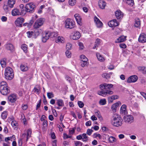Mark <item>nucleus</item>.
<instances>
[{"instance_id": "f257e3e1", "label": "nucleus", "mask_w": 146, "mask_h": 146, "mask_svg": "<svg viewBox=\"0 0 146 146\" xmlns=\"http://www.w3.org/2000/svg\"><path fill=\"white\" fill-rule=\"evenodd\" d=\"M113 85L111 84L104 83L100 85V88L101 90L104 89L98 92V94L100 95L104 96L107 94H112L113 92L111 90V89L113 87Z\"/></svg>"}, {"instance_id": "f03ea898", "label": "nucleus", "mask_w": 146, "mask_h": 146, "mask_svg": "<svg viewBox=\"0 0 146 146\" xmlns=\"http://www.w3.org/2000/svg\"><path fill=\"white\" fill-rule=\"evenodd\" d=\"M122 119L121 117L118 115L115 114L112 116L111 122L114 126L118 127L122 125Z\"/></svg>"}, {"instance_id": "7ed1b4c3", "label": "nucleus", "mask_w": 146, "mask_h": 146, "mask_svg": "<svg viewBox=\"0 0 146 146\" xmlns=\"http://www.w3.org/2000/svg\"><path fill=\"white\" fill-rule=\"evenodd\" d=\"M5 78L8 80L12 79L14 76V74L12 68L10 67H7L5 70Z\"/></svg>"}, {"instance_id": "20e7f679", "label": "nucleus", "mask_w": 146, "mask_h": 146, "mask_svg": "<svg viewBox=\"0 0 146 146\" xmlns=\"http://www.w3.org/2000/svg\"><path fill=\"white\" fill-rule=\"evenodd\" d=\"M44 21V19L43 18H41L37 19L34 25V28L37 29L41 27L43 24Z\"/></svg>"}, {"instance_id": "39448f33", "label": "nucleus", "mask_w": 146, "mask_h": 146, "mask_svg": "<svg viewBox=\"0 0 146 146\" xmlns=\"http://www.w3.org/2000/svg\"><path fill=\"white\" fill-rule=\"evenodd\" d=\"M65 26L67 29H71L74 27V22L70 19H67L65 21Z\"/></svg>"}, {"instance_id": "423d86ee", "label": "nucleus", "mask_w": 146, "mask_h": 146, "mask_svg": "<svg viewBox=\"0 0 146 146\" xmlns=\"http://www.w3.org/2000/svg\"><path fill=\"white\" fill-rule=\"evenodd\" d=\"M35 5L33 3L27 4L25 6L26 11L27 12L32 13L34 11Z\"/></svg>"}, {"instance_id": "0eeeda50", "label": "nucleus", "mask_w": 146, "mask_h": 146, "mask_svg": "<svg viewBox=\"0 0 146 146\" xmlns=\"http://www.w3.org/2000/svg\"><path fill=\"white\" fill-rule=\"evenodd\" d=\"M80 36V33L78 31H75L72 33L71 38L74 40H76L79 39Z\"/></svg>"}, {"instance_id": "6e6552de", "label": "nucleus", "mask_w": 146, "mask_h": 146, "mask_svg": "<svg viewBox=\"0 0 146 146\" xmlns=\"http://www.w3.org/2000/svg\"><path fill=\"white\" fill-rule=\"evenodd\" d=\"M123 119L124 121L127 123H131L134 121L133 117L132 115H129L125 116Z\"/></svg>"}, {"instance_id": "1a4fd4ad", "label": "nucleus", "mask_w": 146, "mask_h": 146, "mask_svg": "<svg viewBox=\"0 0 146 146\" xmlns=\"http://www.w3.org/2000/svg\"><path fill=\"white\" fill-rule=\"evenodd\" d=\"M0 91L1 93L4 95H7L10 92L9 87L7 86L5 87H1L0 88Z\"/></svg>"}, {"instance_id": "9d476101", "label": "nucleus", "mask_w": 146, "mask_h": 146, "mask_svg": "<svg viewBox=\"0 0 146 146\" xmlns=\"http://www.w3.org/2000/svg\"><path fill=\"white\" fill-rule=\"evenodd\" d=\"M115 14L116 17L118 19H121L123 18V13L120 10L116 11Z\"/></svg>"}, {"instance_id": "9b49d317", "label": "nucleus", "mask_w": 146, "mask_h": 146, "mask_svg": "<svg viewBox=\"0 0 146 146\" xmlns=\"http://www.w3.org/2000/svg\"><path fill=\"white\" fill-rule=\"evenodd\" d=\"M24 19L21 17L17 18L15 22V24L17 26L22 27V23L24 22Z\"/></svg>"}, {"instance_id": "f8f14e48", "label": "nucleus", "mask_w": 146, "mask_h": 146, "mask_svg": "<svg viewBox=\"0 0 146 146\" xmlns=\"http://www.w3.org/2000/svg\"><path fill=\"white\" fill-rule=\"evenodd\" d=\"M49 36V34L48 33L44 32L42 33V41L44 42H46L47 40L48 39Z\"/></svg>"}, {"instance_id": "ddd939ff", "label": "nucleus", "mask_w": 146, "mask_h": 146, "mask_svg": "<svg viewBox=\"0 0 146 146\" xmlns=\"http://www.w3.org/2000/svg\"><path fill=\"white\" fill-rule=\"evenodd\" d=\"M138 79V77L136 75H133L129 77L128 79L127 82L128 83L134 82H136Z\"/></svg>"}, {"instance_id": "4468645a", "label": "nucleus", "mask_w": 146, "mask_h": 146, "mask_svg": "<svg viewBox=\"0 0 146 146\" xmlns=\"http://www.w3.org/2000/svg\"><path fill=\"white\" fill-rule=\"evenodd\" d=\"M74 17L78 24L80 26L82 25V18L80 15L76 13L75 14Z\"/></svg>"}, {"instance_id": "2eb2a0df", "label": "nucleus", "mask_w": 146, "mask_h": 146, "mask_svg": "<svg viewBox=\"0 0 146 146\" xmlns=\"http://www.w3.org/2000/svg\"><path fill=\"white\" fill-rule=\"evenodd\" d=\"M138 41L142 43L146 42V35L144 33L141 34L139 38Z\"/></svg>"}, {"instance_id": "dca6fc26", "label": "nucleus", "mask_w": 146, "mask_h": 146, "mask_svg": "<svg viewBox=\"0 0 146 146\" xmlns=\"http://www.w3.org/2000/svg\"><path fill=\"white\" fill-rule=\"evenodd\" d=\"M17 98V95L15 94H13L9 96L8 98V100L9 102L13 103L16 101Z\"/></svg>"}, {"instance_id": "f3484780", "label": "nucleus", "mask_w": 146, "mask_h": 146, "mask_svg": "<svg viewBox=\"0 0 146 146\" xmlns=\"http://www.w3.org/2000/svg\"><path fill=\"white\" fill-rule=\"evenodd\" d=\"M108 25L110 27L113 26L116 27L118 26L119 23L117 22L116 19H113L109 22L108 23Z\"/></svg>"}, {"instance_id": "a211bd4d", "label": "nucleus", "mask_w": 146, "mask_h": 146, "mask_svg": "<svg viewBox=\"0 0 146 146\" xmlns=\"http://www.w3.org/2000/svg\"><path fill=\"white\" fill-rule=\"evenodd\" d=\"M127 106L125 104L123 105L120 109V112L123 115H126L127 114V111L126 110Z\"/></svg>"}, {"instance_id": "6ab92c4d", "label": "nucleus", "mask_w": 146, "mask_h": 146, "mask_svg": "<svg viewBox=\"0 0 146 146\" xmlns=\"http://www.w3.org/2000/svg\"><path fill=\"white\" fill-rule=\"evenodd\" d=\"M94 21L97 27H100L102 26V22L96 16L94 17Z\"/></svg>"}, {"instance_id": "aec40b11", "label": "nucleus", "mask_w": 146, "mask_h": 146, "mask_svg": "<svg viewBox=\"0 0 146 146\" xmlns=\"http://www.w3.org/2000/svg\"><path fill=\"white\" fill-rule=\"evenodd\" d=\"M98 5L99 7L101 9H104L106 6V3L105 1L103 0H100L98 2Z\"/></svg>"}, {"instance_id": "412c9836", "label": "nucleus", "mask_w": 146, "mask_h": 146, "mask_svg": "<svg viewBox=\"0 0 146 146\" xmlns=\"http://www.w3.org/2000/svg\"><path fill=\"white\" fill-rule=\"evenodd\" d=\"M11 14L13 16L19 15H20V12L19 9H15L12 10Z\"/></svg>"}, {"instance_id": "4be33fe9", "label": "nucleus", "mask_w": 146, "mask_h": 146, "mask_svg": "<svg viewBox=\"0 0 146 146\" xmlns=\"http://www.w3.org/2000/svg\"><path fill=\"white\" fill-rule=\"evenodd\" d=\"M5 46L7 49L10 51L13 50L14 48V47L13 44L10 43H7Z\"/></svg>"}, {"instance_id": "5701e85b", "label": "nucleus", "mask_w": 146, "mask_h": 146, "mask_svg": "<svg viewBox=\"0 0 146 146\" xmlns=\"http://www.w3.org/2000/svg\"><path fill=\"white\" fill-rule=\"evenodd\" d=\"M20 68L21 70L23 72H25L28 70V67L26 64H21L20 65Z\"/></svg>"}, {"instance_id": "b1692460", "label": "nucleus", "mask_w": 146, "mask_h": 146, "mask_svg": "<svg viewBox=\"0 0 146 146\" xmlns=\"http://www.w3.org/2000/svg\"><path fill=\"white\" fill-rule=\"evenodd\" d=\"M65 39L62 36H58L56 40V42L57 43H63L64 42Z\"/></svg>"}, {"instance_id": "393cba45", "label": "nucleus", "mask_w": 146, "mask_h": 146, "mask_svg": "<svg viewBox=\"0 0 146 146\" xmlns=\"http://www.w3.org/2000/svg\"><path fill=\"white\" fill-rule=\"evenodd\" d=\"M135 26L137 27H140L141 25V21L140 19L138 18H136L135 19V23L134 25Z\"/></svg>"}, {"instance_id": "a878e982", "label": "nucleus", "mask_w": 146, "mask_h": 146, "mask_svg": "<svg viewBox=\"0 0 146 146\" xmlns=\"http://www.w3.org/2000/svg\"><path fill=\"white\" fill-rule=\"evenodd\" d=\"M126 36H120L117 39V42H123L126 40Z\"/></svg>"}, {"instance_id": "bb28decb", "label": "nucleus", "mask_w": 146, "mask_h": 146, "mask_svg": "<svg viewBox=\"0 0 146 146\" xmlns=\"http://www.w3.org/2000/svg\"><path fill=\"white\" fill-rule=\"evenodd\" d=\"M139 71L141 72L143 74H146V67L144 66H140L138 68Z\"/></svg>"}, {"instance_id": "cd10ccee", "label": "nucleus", "mask_w": 146, "mask_h": 146, "mask_svg": "<svg viewBox=\"0 0 146 146\" xmlns=\"http://www.w3.org/2000/svg\"><path fill=\"white\" fill-rule=\"evenodd\" d=\"M15 0H8V3L9 7L11 8L13 7L14 4L15 3Z\"/></svg>"}, {"instance_id": "c85d7f7f", "label": "nucleus", "mask_w": 146, "mask_h": 146, "mask_svg": "<svg viewBox=\"0 0 146 146\" xmlns=\"http://www.w3.org/2000/svg\"><path fill=\"white\" fill-rule=\"evenodd\" d=\"M81 135L82 137V141L83 142H86L88 140V137L86 134L85 133H83Z\"/></svg>"}, {"instance_id": "c756f323", "label": "nucleus", "mask_w": 146, "mask_h": 146, "mask_svg": "<svg viewBox=\"0 0 146 146\" xmlns=\"http://www.w3.org/2000/svg\"><path fill=\"white\" fill-rule=\"evenodd\" d=\"M49 34V36L50 38H56L58 36V33L56 32H48Z\"/></svg>"}, {"instance_id": "7c9ffc66", "label": "nucleus", "mask_w": 146, "mask_h": 146, "mask_svg": "<svg viewBox=\"0 0 146 146\" xmlns=\"http://www.w3.org/2000/svg\"><path fill=\"white\" fill-rule=\"evenodd\" d=\"M56 103L58 106H63L64 105L63 101L61 99L57 100H56Z\"/></svg>"}, {"instance_id": "2f4dec72", "label": "nucleus", "mask_w": 146, "mask_h": 146, "mask_svg": "<svg viewBox=\"0 0 146 146\" xmlns=\"http://www.w3.org/2000/svg\"><path fill=\"white\" fill-rule=\"evenodd\" d=\"M0 64L2 68H4L6 66V60L4 58L0 61Z\"/></svg>"}, {"instance_id": "473e14b6", "label": "nucleus", "mask_w": 146, "mask_h": 146, "mask_svg": "<svg viewBox=\"0 0 146 146\" xmlns=\"http://www.w3.org/2000/svg\"><path fill=\"white\" fill-rule=\"evenodd\" d=\"M112 74V73H105L103 74L102 76L103 78L108 79L110 78V76Z\"/></svg>"}, {"instance_id": "72a5a7b5", "label": "nucleus", "mask_w": 146, "mask_h": 146, "mask_svg": "<svg viewBox=\"0 0 146 146\" xmlns=\"http://www.w3.org/2000/svg\"><path fill=\"white\" fill-rule=\"evenodd\" d=\"M9 6L6 5H4L3 6V9L6 13L8 12L9 11H10L11 10V8L9 7Z\"/></svg>"}, {"instance_id": "f704fd0d", "label": "nucleus", "mask_w": 146, "mask_h": 146, "mask_svg": "<svg viewBox=\"0 0 146 146\" xmlns=\"http://www.w3.org/2000/svg\"><path fill=\"white\" fill-rule=\"evenodd\" d=\"M96 56L98 59L101 62H103L104 60V58L100 54L98 53H97L96 54Z\"/></svg>"}, {"instance_id": "c9c22d12", "label": "nucleus", "mask_w": 146, "mask_h": 146, "mask_svg": "<svg viewBox=\"0 0 146 146\" xmlns=\"http://www.w3.org/2000/svg\"><path fill=\"white\" fill-rule=\"evenodd\" d=\"M42 32V30L41 29H36L34 31V34L35 36H37L41 33Z\"/></svg>"}, {"instance_id": "e433bc0d", "label": "nucleus", "mask_w": 146, "mask_h": 146, "mask_svg": "<svg viewBox=\"0 0 146 146\" xmlns=\"http://www.w3.org/2000/svg\"><path fill=\"white\" fill-rule=\"evenodd\" d=\"M32 131V130L31 129H29L28 130L27 132V141L28 139L31 137Z\"/></svg>"}, {"instance_id": "4c0bfd02", "label": "nucleus", "mask_w": 146, "mask_h": 146, "mask_svg": "<svg viewBox=\"0 0 146 146\" xmlns=\"http://www.w3.org/2000/svg\"><path fill=\"white\" fill-rule=\"evenodd\" d=\"M80 58L81 61H88V59L84 55H82L80 56Z\"/></svg>"}, {"instance_id": "58836bf2", "label": "nucleus", "mask_w": 146, "mask_h": 146, "mask_svg": "<svg viewBox=\"0 0 146 146\" xmlns=\"http://www.w3.org/2000/svg\"><path fill=\"white\" fill-rule=\"evenodd\" d=\"M106 100L105 99H101L99 102V103L101 105H104L106 104Z\"/></svg>"}, {"instance_id": "ea45409f", "label": "nucleus", "mask_w": 146, "mask_h": 146, "mask_svg": "<svg viewBox=\"0 0 146 146\" xmlns=\"http://www.w3.org/2000/svg\"><path fill=\"white\" fill-rule=\"evenodd\" d=\"M126 2L128 5L131 6H133L134 4L133 0H126Z\"/></svg>"}, {"instance_id": "a19ab883", "label": "nucleus", "mask_w": 146, "mask_h": 146, "mask_svg": "<svg viewBox=\"0 0 146 146\" xmlns=\"http://www.w3.org/2000/svg\"><path fill=\"white\" fill-rule=\"evenodd\" d=\"M33 22H34L32 20H31L30 21L29 23H24L23 24V26H27L28 27H29V26H30L32 25L33 23Z\"/></svg>"}, {"instance_id": "79ce46f5", "label": "nucleus", "mask_w": 146, "mask_h": 146, "mask_svg": "<svg viewBox=\"0 0 146 146\" xmlns=\"http://www.w3.org/2000/svg\"><path fill=\"white\" fill-rule=\"evenodd\" d=\"M47 94L49 99L51 98L54 97V94L52 92H47Z\"/></svg>"}, {"instance_id": "37998d69", "label": "nucleus", "mask_w": 146, "mask_h": 146, "mask_svg": "<svg viewBox=\"0 0 146 146\" xmlns=\"http://www.w3.org/2000/svg\"><path fill=\"white\" fill-rule=\"evenodd\" d=\"M48 125V122L47 121H43L42 124L43 129L45 130L46 127Z\"/></svg>"}, {"instance_id": "c03bdc74", "label": "nucleus", "mask_w": 146, "mask_h": 146, "mask_svg": "<svg viewBox=\"0 0 146 146\" xmlns=\"http://www.w3.org/2000/svg\"><path fill=\"white\" fill-rule=\"evenodd\" d=\"M7 113L6 111L3 112L1 114V117L3 119H5L7 117Z\"/></svg>"}, {"instance_id": "a18cd8bd", "label": "nucleus", "mask_w": 146, "mask_h": 146, "mask_svg": "<svg viewBox=\"0 0 146 146\" xmlns=\"http://www.w3.org/2000/svg\"><path fill=\"white\" fill-rule=\"evenodd\" d=\"M97 137H98L99 139H101L102 137L101 135L99 133H95L93 135V137L94 138H96Z\"/></svg>"}, {"instance_id": "49530a36", "label": "nucleus", "mask_w": 146, "mask_h": 146, "mask_svg": "<svg viewBox=\"0 0 146 146\" xmlns=\"http://www.w3.org/2000/svg\"><path fill=\"white\" fill-rule=\"evenodd\" d=\"M81 65L82 67H84V66H87L88 63V61H81Z\"/></svg>"}, {"instance_id": "de8ad7c7", "label": "nucleus", "mask_w": 146, "mask_h": 146, "mask_svg": "<svg viewBox=\"0 0 146 146\" xmlns=\"http://www.w3.org/2000/svg\"><path fill=\"white\" fill-rule=\"evenodd\" d=\"M68 3L70 5H74L76 3V0H69Z\"/></svg>"}, {"instance_id": "09e8293b", "label": "nucleus", "mask_w": 146, "mask_h": 146, "mask_svg": "<svg viewBox=\"0 0 146 146\" xmlns=\"http://www.w3.org/2000/svg\"><path fill=\"white\" fill-rule=\"evenodd\" d=\"M74 144L75 146H82V143L79 141H74Z\"/></svg>"}, {"instance_id": "8fccbe9b", "label": "nucleus", "mask_w": 146, "mask_h": 146, "mask_svg": "<svg viewBox=\"0 0 146 146\" xmlns=\"http://www.w3.org/2000/svg\"><path fill=\"white\" fill-rule=\"evenodd\" d=\"M21 48L23 51L25 52L27 50V46L26 44H23L21 46Z\"/></svg>"}, {"instance_id": "3c124183", "label": "nucleus", "mask_w": 146, "mask_h": 146, "mask_svg": "<svg viewBox=\"0 0 146 146\" xmlns=\"http://www.w3.org/2000/svg\"><path fill=\"white\" fill-rule=\"evenodd\" d=\"M116 140L115 138L111 136L109 139V141L110 143H113Z\"/></svg>"}, {"instance_id": "603ef678", "label": "nucleus", "mask_w": 146, "mask_h": 146, "mask_svg": "<svg viewBox=\"0 0 146 146\" xmlns=\"http://www.w3.org/2000/svg\"><path fill=\"white\" fill-rule=\"evenodd\" d=\"M27 36L29 38H31L32 36V35L34 34V32L33 31H28L27 32Z\"/></svg>"}, {"instance_id": "864d4df0", "label": "nucleus", "mask_w": 146, "mask_h": 146, "mask_svg": "<svg viewBox=\"0 0 146 146\" xmlns=\"http://www.w3.org/2000/svg\"><path fill=\"white\" fill-rule=\"evenodd\" d=\"M7 86V83L3 81L0 83V88H1V87H5Z\"/></svg>"}, {"instance_id": "5fc2aeb1", "label": "nucleus", "mask_w": 146, "mask_h": 146, "mask_svg": "<svg viewBox=\"0 0 146 146\" xmlns=\"http://www.w3.org/2000/svg\"><path fill=\"white\" fill-rule=\"evenodd\" d=\"M11 124L13 127H15L18 125V124L17 122L15 120H13L12 121Z\"/></svg>"}, {"instance_id": "6e6d98bb", "label": "nucleus", "mask_w": 146, "mask_h": 146, "mask_svg": "<svg viewBox=\"0 0 146 146\" xmlns=\"http://www.w3.org/2000/svg\"><path fill=\"white\" fill-rule=\"evenodd\" d=\"M117 107L115 105V104H113L111 106V109H112V111H113V112H115L116 111V109L117 108Z\"/></svg>"}, {"instance_id": "4d7b16f0", "label": "nucleus", "mask_w": 146, "mask_h": 146, "mask_svg": "<svg viewBox=\"0 0 146 146\" xmlns=\"http://www.w3.org/2000/svg\"><path fill=\"white\" fill-rule=\"evenodd\" d=\"M75 128H72V129L69 130V135H73L75 132Z\"/></svg>"}, {"instance_id": "13d9d810", "label": "nucleus", "mask_w": 146, "mask_h": 146, "mask_svg": "<svg viewBox=\"0 0 146 146\" xmlns=\"http://www.w3.org/2000/svg\"><path fill=\"white\" fill-rule=\"evenodd\" d=\"M78 105L80 108H82L84 106V104L81 101H79L78 102Z\"/></svg>"}, {"instance_id": "bf43d9fd", "label": "nucleus", "mask_w": 146, "mask_h": 146, "mask_svg": "<svg viewBox=\"0 0 146 146\" xmlns=\"http://www.w3.org/2000/svg\"><path fill=\"white\" fill-rule=\"evenodd\" d=\"M34 90H35V92L37 94H39L40 93V88H37L36 87H35Z\"/></svg>"}, {"instance_id": "052dcab7", "label": "nucleus", "mask_w": 146, "mask_h": 146, "mask_svg": "<svg viewBox=\"0 0 146 146\" xmlns=\"http://www.w3.org/2000/svg\"><path fill=\"white\" fill-rule=\"evenodd\" d=\"M65 54L66 56L68 58H70L71 57V53L68 50L66 51Z\"/></svg>"}, {"instance_id": "680f3d73", "label": "nucleus", "mask_w": 146, "mask_h": 146, "mask_svg": "<svg viewBox=\"0 0 146 146\" xmlns=\"http://www.w3.org/2000/svg\"><path fill=\"white\" fill-rule=\"evenodd\" d=\"M24 8H22V9H19V12H20V15H21L22 14H25L26 12H27L26 11V10L25 11L24 9Z\"/></svg>"}, {"instance_id": "e2e57ef3", "label": "nucleus", "mask_w": 146, "mask_h": 146, "mask_svg": "<svg viewBox=\"0 0 146 146\" xmlns=\"http://www.w3.org/2000/svg\"><path fill=\"white\" fill-rule=\"evenodd\" d=\"M72 47V44L70 43H68L66 45V48L67 50H70L71 49Z\"/></svg>"}, {"instance_id": "0e129e2a", "label": "nucleus", "mask_w": 146, "mask_h": 146, "mask_svg": "<svg viewBox=\"0 0 146 146\" xmlns=\"http://www.w3.org/2000/svg\"><path fill=\"white\" fill-rule=\"evenodd\" d=\"M95 114L98 118H100V119H101V118L102 119L101 115L99 111H98L96 112Z\"/></svg>"}, {"instance_id": "69168bd1", "label": "nucleus", "mask_w": 146, "mask_h": 146, "mask_svg": "<svg viewBox=\"0 0 146 146\" xmlns=\"http://www.w3.org/2000/svg\"><path fill=\"white\" fill-rule=\"evenodd\" d=\"M78 45L79 46L80 49L81 50H82L84 48L83 44L81 42H79L78 43Z\"/></svg>"}, {"instance_id": "338daca9", "label": "nucleus", "mask_w": 146, "mask_h": 146, "mask_svg": "<svg viewBox=\"0 0 146 146\" xmlns=\"http://www.w3.org/2000/svg\"><path fill=\"white\" fill-rule=\"evenodd\" d=\"M92 131L93 130L92 129H88L87 130V133L89 135H90L91 134Z\"/></svg>"}, {"instance_id": "774afa93", "label": "nucleus", "mask_w": 146, "mask_h": 146, "mask_svg": "<svg viewBox=\"0 0 146 146\" xmlns=\"http://www.w3.org/2000/svg\"><path fill=\"white\" fill-rule=\"evenodd\" d=\"M1 19L2 21L5 22L7 21V18L5 16H3L1 17Z\"/></svg>"}]
</instances>
